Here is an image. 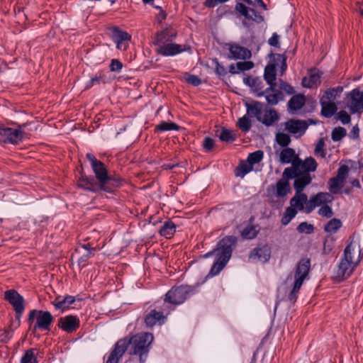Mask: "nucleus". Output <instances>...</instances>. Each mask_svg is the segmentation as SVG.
Wrapping results in <instances>:
<instances>
[{
  "instance_id": "62",
  "label": "nucleus",
  "mask_w": 363,
  "mask_h": 363,
  "mask_svg": "<svg viewBox=\"0 0 363 363\" xmlns=\"http://www.w3.org/2000/svg\"><path fill=\"white\" fill-rule=\"evenodd\" d=\"M166 38V34L164 32L162 31L160 33H158L157 34V36L155 38V44H159V43H161L163 42V40L165 39Z\"/></svg>"
},
{
  "instance_id": "32",
  "label": "nucleus",
  "mask_w": 363,
  "mask_h": 363,
  "mask_svg": "<svg viewBox=\"0 0 363 363\" xmlns=\"http://www.w3.org/2000/svg\"><path fill=\"white\" fill-rule=\"evenodd\" d=\"M305 104V99L302 95H295L288 102L289 108L293 111L300 110Z\"/></svg>"
},
{
  "instance_id": "26",
  "label": "nucleus",
  "mask_w": 363,
  "mask_h": 363,
  "mask_svg": "<svg viewBox=\"0 0 363 363\" xmlns=\"http://www.w3.org/2000/svg\"><path fill=\"white\" fill-rule=\"evenodd\" d=\"M279 116L278 113L274 109H269L267 111L264 116L262 115L259 121L262 122L267 126L272 125L275 122L278 121Z\"/></svg>"
},
{
  "instance_id": "44",
  "label": "nucleus",
  "mask_w": 363,
  "mask_h": 363,
  "mask_svg": "<svg viewBox=\"0 0 363 363\" xmlns=\"http://www.w3.org/2000/svg\"><path fill=\"white\" fill-rule=\"evenodd\" d=\"M264 157V152L262 150H257L254 152L250 153L247 157V162H249L252 166L257 163H259Z\"/></svg>"
},
{
  "instance_id": "48",
  "label": "nucleus",
  "mask_w": 363,
  "mask_h": 363,
  "mask_svg": "<svg viewBox=\"0 0 363 363\" xmlns=\"http://www.w3.org/2000/svg\"><path fill=\"white\" fill-rule=\"evenodd\" d=\"M349 171H350V168L348 167V166H347L345 164H342L337 169V174L336 177L341 179L344 182H345V180L349 174Z\"/></svg>"
},
{
  "instance_id": "52",
  "label": "nucleus",
  "mask_w": 363,
  "mask_h": 363,
  "mask_svg": "<svg viewBox=\"0 0 363 363\" xmlns=\"http://www.w3.org/2000/svg\"><path fill=\"white\" fill-rule=\"evenodd\" d=\"M325 143L323 139H320L316 144L315 148V154L320 155L323 158L325 157V152L324 150Z\"/></svg>"
},
{
  "instance_id": "21",
  "label": "nucleus",
  "mask_w": 363,
  "mask_h": 363,
  "mask_svg": "<svg viewBox=\"0 0 363 363\" xmlns=\"http://www.w3.org/2000/svg\"><path fill=\"white\" fill-rule=\"evenodd\" d=\"M308 128V125L305 121L298 120H289L285 123V128L292 134H303Z\"/></svg>"
},
{
  "instance_id": "59",
  "label": "nucleus",
  "mask_w": 363,
  "mask_h": 363,
  "mask_svg": "<svg viewBox=\"0 0 363 363\" xmlns=\"http://www.w3.org/2000/svg\"><path fill=\"white\" fill-rule=\"evenodd\" d=\"M279 36L277 35V33H273L272 36L268 40L269 44L274 47H279Z\"/></svg>"
},
{
  "instance_id": "47",
  "label": "nucleus",
  "mask_w": 363,
  "mask_h": 363,
  "mask_svg": "<svg viewBox=\"0 0 363 363\" xmlns=\"http://www.w3.org/2000/svg\"><path fill=\"white\" fill-rule=\"evenodd\" d=\"M297 230L301 233L311 234L313 232L314 227L312 224L302 222L298 225Z\"/></svg>"
},
{
  "instance_id": "45",
  "label": "nucleus",
  "mask_w": 363,
  "mask_h": 363,
  "mask_svg": "<svg viewBox=\"0 0 363 363\" xmlns=\"http://www.w3.org/2000/svg\"><path fill=\"white\" fill-rule=\"evenodd\" d=\"M235 133L233 131L227 129L222 130V132L220 135V140L225 142H233L235 140Z\"/></svg>"
},
{
  "instance_id": "5",
  "label": "nucleus",
  "mask_w": 363,
  "mask_h": 363,
  "mask_svg": "<svg viewBox=\"0 0 363 363\" xmlns=\"http://www.w3.org/2000/svg\"><path fill=\"white\" fill-rule=\"evenodd\" d=\"M153 335L149 333H140L128 339L129 354L138 355L140 363H144L150 351V346L153 341Z\"/></svg>"
},
{
  "instance_id": "12",
  "label": "nucleus",
  "mask_w": 363,
  "mask_h": 363,
  "mask_svg": "<svg viewBox=\"0 0 363 363\" xmlns=\"http://www.w3.org/2000/svg\"><path fill=\"white\" fill-rule=\"evenodd\" d=\"M303 175L291 173L289 169H284L282 173V177L277 182L276 186V196L277 197H284L291 191L290 184L289 180L294 179L296 180L298 178L303 177Z\"/></svg>"
},
{
  "instance_id": "1",
  "label": "nucleus",
  "mask_w": 363,
  "mask_h": 363,
  "mask_svg": "<svg viewBox=\"0 0 363 363\" xmlns=\"http://www.w3.org/2000/svg\"><path fill=\"white\" fill-rule=\"evenodd\" d=\"M279 161L281 164H291V167L286 169H289L291 173L301 175H311L310 173L315 172L318 167V163L313 157H308L303 160L294 149L288 147L281 150Z\"/></svg>"
},
{
  "instance_id": "16",
  "label": "nucleus",
  "mask_w": 363,
  "mask_h": 363,
  "mask_svg": "<svg viewBox=\"0 0 363 363\" xmlns=\"http://www.w3.org/2000/svg\"><path fill=\"white\" fill-rule=\"evenodd\" d=\"M333 200V196L328 192L318 193L317 194L311 196L306 203V206L305 207V211L306 213H310L316 206L331 203Z\"/></svg>"
},
{
  "instance_id": "57",
  "label": "nucleus",
  "mask_w": 363,
  "mask_h": 363,
  "mask_svg": "<svg viewBox=\"0 0 363 363\" xmlns=\"http://www.w3.org/2000/svg\"><path fill=\"white\" fill-rule=\"evenodd\" d=\"M53 305L56 308L58 309H65L67 308V304L65 301V297L62 298L60 296L57 297L55 301L52 302Z\"/></svg>"
},
{
  "instance_id": "38",
  "label": "nucleus",
  "mask_w": 363,
  "mask_h": 363,
  "mask_svg": "<svg viewBox=\"0 0 363 363\" xmlns=\"http://www.w3.org/2000/svg\"><path fill=\"white\" fill-rule=\"evenodd\" d=\"M342 226V222L337 218H333L329 220L324 227V230L327 233H336Z\"/></svg>"
},
{
  "instance_id": "29",
  "label": "nucleus",
  "mask_w": 363,
  "mask_h": 363,
  "mask_svg": "<svg viewBox=\"0 0 363 363\" xmlns=\"http://www.w3.org/2000/svg\"><path fill=\"white\" fill-rule=\"evenodd\" d=\"M164 316L162 312L152 310L145 317V322L148 327L154 326L157 323L163 320Z\"/></svg>"
},
{
  "instance_id": "49",
  "label": "nucleus",
  "mask_w": 363,
  "mask_h": 363,
  "mask_svg": "<svg viewBox=\"0 0 363 363\" xmlns=\"http://www.w3.org/2000/svg\"><path fill=\"white\" fill-rule=\"evenodd\" d=\"M184 77L186 82L193 86H199L201 84V80L196 75L186 73Z\"/></svg>"
},
{
  "instance_id": "51",
  "label": "nucleus",
  "mask_w": 363,
  "mask_h": 363,
  "mask_svg": "<svg viewBox=\"0 0 363 363\" xmlns=\"http://www.w3.org/2000/svg\"><path fill=\"white\" fill-rule=\"evenodd\" d=\"M318 213L320 216L328 218H331L333 216L332 208L328 205L323 206L319 208Z\"/></svg>"
},
{
  "instance_id": "54",
  "label": "nucleus",
  "mask_w": 363,
  "mask_h": 363,
  "mask_svg": "<svg viewBox=\"0 0 363 363\" xmlns=\"http://www.w3.org/2000/svg\"><path fill=\"white\" fill-rule=\"evenodd\" d=\"M337 118L341 121L342 124H347L350 122V116L345 111H340L337 113Z\"/></svg>"
},
{
  "instance_id": "13",
  "label": "nucleus",
  "mask_w": 363,
  "mask_h": 363,
  "mask_svg": "<svg viewBox=\"0 0 363 363\" xmlns=\"http://www.w3.org/2000/svg\"><path fill=\"white\" fill-rule=\"evenodd\" d=\"M347 108L352 113H360L363 111V91L353 89L346 96Z\"/></svg>"
},
{
  "instance_id": "41",
  "label": "nucleus",
  "mask_w": 363,
  "mask_h": 363,
  "mask_svg": "<svg viewBox=\"0 0 363 363\" xmlns=\"http://www.w3.org/2000/svg\"><path fill=\"white\" fill-rule=\"evenodd\" d=\"M276 142L282 147H287L291 143V138L289 135L284 133H278L275 136Z\"/></svg>"
},
{
  "instance_id": "17",
  "label": "nucleus",
  "mask_w": 363,
  "mask_h": 363,
  "mask_svg": "<svg viewBox=\"0 0 363 363\" xmlns=\"http://www.w3.org/2000/svg\"><path fill=\"white\" fill-rule=\"evenodd\" d=\"M128 347L130 345L128 338L119 340L116 342L114 350L110 354L106 363H118L119 359L122 357Z\"/></svg>"
},
{
  "instance_id": "6",
  "label": "nucleus",
  "mask_w": 363,
  "mask_h": 363,
  "mask_svg": "<svg viewBox=\"0 0 363 363\" xmlns=\"http://www.w3.org/2000/svg\"><path fill=\"white\" fill-rule=\"evenodd\" d=\"M313 178L311 175L304 174L303 177L294 180V187L296 191L295 195L290 200L291 206L295 209L302 211L304 209V205L308 203V196L302 193L304 188L311 184Z\"/></svg>"
},
{
  "instance_id": "28",
  "label": "nucleus",
  "mask_w": 363,
  "mask_h": 363,
  "mask_svg": "<svg viewBox=\"0 0 363 363\" xmlns=\"http://www.w3.org/2000/svg\"><path fill=\"white\" fill-rule=\"evenodd\" d=\"M78 185L84 189H87L92 191H96L99 189L101 190V187H99V185L95 181V179L92 177L82 178L81 179H79Z\"/></svg>"
},
{
  "instance_id": "63",
  "label": "nucleus",
  "mask_w": 363,
  "mask_h": 363,
  "mask_svg": "<svg viewBox=\"0 0 363 363\" xmlns=\"http://www.w3.org/2000/svg\"><path fill=\"white\" fill-rule=\"evenodd\" d=\"M65 301L67 308L75 301V298L72 296H67L65 297Z\"/></svg>"
},
{
  "instance_id": "8",
  "label": "nucleus",
  "mask_w": 363,
  "mask_h": 363,
  "mask_svg": "<svg viewBox=\"0 0 363 363\" xmlns=\"http://www.w3.org/2000/svg\"><path fill=\"white\" fill-rule=\"evenodd\" d=\"M53 318L49 311L40 310H32L30 311L28 323L30 325V330L35 333L38 329L41 330H49Z\"/></svg>"
},
{
  "instance_id": "42",
  "label": "nucleus",
  "mask_w": 363,
  "mask_h": 363,
  "mask_svg": "<svg viewBox=\"0 0 363 363\" xmlns=\"http://www.w3.org/2000/svg\"><path fill=\"white\" fill-rule=\"evenodd\" d=\"M21 363H37V358L34 349L27 350L22 357Z\"/></svg>"
},
{
  "instance_id": "56",
  "label": "nucleus",
  "mask_w": 363,
  "mask_h": 363,
  "mask_svg": "<svg viewBox=\"0 0 363 363\" xmlns=\"http://www.w3.org/2000/svg\"><path fill=\"white\" fill-rule=\"evenodd\" d=\"M109 67L111 72H119L123 67V64L118 60L113 59Z\"/></svg>"
},
{
  "instance_id": "20",
  "label": "nucleus",
  "mask_w": 363,
  "mask_h": 363,
  "mask_svg": "<svg viewBox=\"0 0 363 363\" xmlns=\"http://www.w3.org/2000/svg\"><path fill=\"white\" fill-rule=\"evenodd\" d=\"M271 251L269 247L264 245L253 249L249 255V259L252 261L266 262L269 259Z\"/></svg>"
},
{
  "instance_id": "11",
  "label": "nucleus",
  "mask_w": 363,
  "mask_h": 363,
  "mask_svg": "<svg viewBox=\"0 0 363 363\" xmlns=\"http://www.w3.org/2000/svg\"><path fill=\"white\" fill-rule=\"evenodd\" d=\"M191 291V289L189 286L173 287L166 294L164 301L173 305L181 304L187 298Z\"/></svg>"
},
{
  "instance_id": "35",
  "label": "nucleus",
  "mask_w": 363,
  "mask_h": 363,
  "mask_svg": "<svg viewBox=\"0 0 363 363\" xmlns=\"http://www.w3.org/2000/svg\"><path fill=\"white\" fill-rule=\"evenodd\" d=\"M253 169V166L249 162H242L235 169V176L244 177Z\"/></svg>"
},
{
  "instance_id": "22",
  "label": "nucleus",
  "mask_w": 363,
  "mask_h": 363,
  "mask_svg": "<svg viewBox=\"0 0 363 363\" xmlns=\"http://www.w3.org/2000/svg\"><path fill=\"white\" fill-rule=\"evenodd\" d=\"M264 94L267 104L271 106H275L279 103V101L284 100V95L282 92L277 90V87H275L274 91L267 92L266 89L264 91L258 93L257 96L261 97Z\"/></svg>"
},
{
  "instance_id": "37",
  "label": "nucleus",
  "mask_w": 363,
  "mask_h": 363,
  "mask_svg": "<svg viewBox=\"0 0 363 363\" xmlns=\"http://www.w3.org/2000/svg\"><path fill=\"white\" fill-rule=\"evenodd\" d=\"M176 225L174 223L169 221L164 223V225L160 228V235L166 238H170L175 233Z\"/></svg>"
},
{
  "instance_id": "10",
  "label": "nucleus",
  "mask_w": 363,
  "mask_h": 363,
  "mask_svg": "<svg viewBox=\"0 0 363 363\" xmlns=\"http://www.w3.org/2000/svg\"><path fill=\"white\" fill-rule=\"evenodd\" d=\"M26 126V123L18 125L17 128L0 126V142L14 145L20 143L26 135L23 130Z\"/></svg>"
},
{
  "instance_id": "4",
  "label": "nucleus",
  "mask_w": 363,
  "mask_h": 363,
  "mask_svg": "<svg viewBox=\"0 0 363 363\" xmlns=\"http://www.w3.org/2000/svg\"><path fill=\"white\" fill-rule=\"evenodd\" d=\"M362 257L360 245L351 242L344 250V257L338 266L337 277L342 279L348 277L359 264Z\"/></svg>"
},
{
  "instance_id": "64",
  "label": "nucleus",
  "mask_w": 363,
  "mask_h": 363,
  "mask_svg": "<svg viewBox=\"0 0 363 363\" xmlns=\"http://www.w3.org/2000/svg\"><path fill=\"white\" fill-rule=\"evenodd\" d=\"M255 77H245L243 79V82L245 84L248 85L249 86L252 87V84L255 80Z\"/></svg>"
},
{
  "instance_id": "25",
  "label": "nucleus",
  "mask_w": 363,
  "mask_h": 363,
  "mask_svg": "<svg viewBox=\"0 0 363 363\" xmlns=\"http://www.w3.org/2000/svg\"><path fill=\"white\" fill-rule=\"evenodd\" d=\"M246 106L248 115L256 117L257 121L260 120L263 109V104L262 103L253 101L250 104H247Z\"/></svg>"
},
{
  "instance_id": "18",
  "label": "nucleus",
  "mask_w": 363,
  "mask_h": 363,
  "mask_svg": "<svg viewBox=\"0 0 363 363\" xmlns=\"http://www.w3.org/2000/svg\"><path fill=\"white\" fill-rule=\"evenodd\" d=\"M59 327L67 333H73L79 327V320L74 315L61 317L58 321Z\"/></svg>"
},
{
  "instance_id": "58",
  "label": "nucleus",
  "mask_w": 363,
  "mask_h": 363,
  "mask_svg": "<svg viewBox=\"0 0 363 363\" xmlns=\"http://www.w3.org/2000/svg\"><path fill=\"white\" fill-rule=\"evenodd\" d=\"M203 147L208 152L212 150L214 147V140L209 137L205 138L203 143Z\"/></svg>"
},
{
  "instance_id": "50",
  "label": "nucleus",
  "mask_w": 363,
  "mask_h": 363,
  "mask_svg": "<svg viewBox=\"0 0 363 363\" xmlns=\"http://www.w3.org/2000/svg\"><path fill=\"white\" fill-rule=\"evenodd\" d=\"M254 67V63L251 61L238 62L236 64L237 69L239 71L250 70Z\"/></svg>"
},
{
  "instance_id": "53",
  "label": "nucleus",
  "mask_w": 363,
  "mask_h": 363,
  "mask_svg": "<svg viewBox=\"0 0 363 363\" xmlns=\"http://www.w3.org/2000/svg\"><path fill=\"white\" fill-rule=\"evenodd\" d=\"M253 91L257 93V95L258 94V93L259 92H262V89H263V82L262 81V79H260L259 78H257V77H255L252 84V87H251Z\"/></svg>"
},
{
  "instance_id": "39",
  "label": "nucleus",
  "mask_w": 363,
  "mask_h": 363,
  "mask_svg": "<svg viewBox=\"0 0 363 363\" xmlns=\"http://www.w3.org/2000/svg\"><path fill=\"white\" fill-rule=\"evenodd\" d=\"M297 214V210L292 207H287L282 218L281 222L282 225H286Z\"/></svg>"
},
{
  "instance_id": "3",
  "label": "nucleus",
  "mask_w": 363,
  "mask_h": 363,
  "mask_svg": "<svg viewBox=\"0 0 363 363\" xmlns=\"http://www.w3.org/2000/svg\"><path fill=\"white\" fill-rule=\"evenodd\" d=\"M86 158L91 163L92 169L96 175V179L98 180L97 184L101 187V190L111 192L114 189L122 185V179L119 177H113L108 176L104 164L98 160L94 155L88 153Z\"/></svg>"
},
{
  "instance_id": "46",
  "label": "nucleus",
  "mask_w": 363,
  "mask_h": 363,
  "mask_svg": "<svg viewBox=\"0 0 363 363\" xmlns=\"http://www.w3.org/2000/svg\"><path fill=\"white\" fill-rule=\"evenodd\" d=\"M238 125L242 131L247 132L251 128L250 120L245 116L238 120Z\"/></svg>"
},
{
  "instance_id": "40",
  "label": "nucleus",
  "mask_w": 363,
  "mask_h": 363,
  "mask_svg": "<svg viewBox=\"0 0 363 363\" xmlns=\"http://www.w3.org/2000/svg\"><path fill=\"white\" fill-rule=\"evenodd\" d=\"M179 126L175 123L171 121H162L156 127V129L160 131H169V130H177Z\"/></svg>"
},
{
  "instance_id": "23",
  "label": "nucleus",
  "mask_w": 363,
  "mask_h": 363,
  "mask_svg": "<svg viewBox=\"0 0 363 363\" xmlns=\"http://www.w3.org/2000/svg\"><path fill=\"white\" fill-rule=\"evenodd\" d=\"M183 49L180 45L168 43L158 47L157 52L164 56H172L182 52Z\"/></svg>"
},
{
  "instance_id": "30",
  "label": "nucleus",
  "mask_w": 363,
  "mask_h": 363,
  "mask_svg": "<svg viewBox=\"0 0 363 363\" xmlns=\"http://www.w3.org/2000/svg\"><path fill=\"white\" fill-rule=\"evenodd\" d=\"M343 88L342 86H337L326 90L323 96L320 98V100L325 101L333 102L342 93Z\"/></svg>"
},
{
  "instance_id": "19",
  "label": "nucleus",
  "mask_w": 363,
  "mask_h": 363,
  "mask_svg": "<svg viewBox=\"0 0 363 363\" xmlns=\"http://www.w3.org/2000/svg\"><path fill=\"white\" fill-rule=\"evenodd\" d=\"M229 51L230 59L246 60L251 57V52L245 47H242L238 44H229Z\"/></svg>"
},
{
  "instance_id": "24",
  "label": "nucleus",
  "mask_w": 363,
  "mask_h": 363,
  "mask_svg": "<svg viewBox=\"0 0 363 363\" xmlns=\"http://www.w3.org/2000/svg\"><path fill=\"white\" fill-rule=\"evenodd\" d=\"M235 9L237 11L240 13L245 18L252 19L257 21H262L263 17L260 15H257L256 12L254 9H249L245 4L242 3H238L235 6Z\"/></svg>"
},
{
  "instance_id": "9",
  "label": "nucleus",
  "mask_w": 363,
  "mask_h": 363,
  "mask_svg": "<svg viewBox=\"0 0 363 363\" xmlns=\"http://www.w3.org/2000/svg\"><path fill=\"white\" fill-rule=\"evenodd\" d=\"M311 268V260L308 258L301 259L297 264L296 272H295V280L292 290L289 295V299L294 302L297 298V294L301 287L304 279L308 274Z\"/></svg>"
},
{
  "instance_id": "36",
  "label": "nucleus",
  "mask_w": 363,
  "mask_h": 363,
  "mask_svg": "<svg viewBox=\"0 0 363 363\" xmlns=\"http://www.w3.org/2000/svg\"><path fill=\"white\" fill-rule=\"evenodd\" d=\"M259 230L258 226L249 225L243 229L241 235L245 239H253L257 236Z\"/></svg>"
},
{
  "instance_id": "43",
  "label": "nucleus",
  "mask_w": 363,
  "mask_h": 363,
  "mask_svg": "<svg viewBox=\"0 0 363 363\" xmlns=\"http://www.w3.org/2000/svg\"><path fill=\"white\" fill-rule=\"evenodd\" d=\"M347 134V131L345 128L342 127H336L335 128L331 134V138L333 141L337 142L340 141L342 138H344Z\"/></svg>"
},
{
  "instance_id": "7",
  "label": "nucleus",
  "mask_w": 363,
  "mask_h": 363,
  "mask_svg": "<svg viewBox=\"0 0 363 363\" xmlns=\"http://www.w3.org/2000/svg\"><path fill=\"white\" fill-rule=\"evenodd\" d=\"M274 62L266 66L264 69V77L269 85L267 88V91H274L277 87L276 80V67H281V72L283 74L286 69V59L284 55L275 54L273 55Z\"/></svg>"
},
{
  "instance_id": "27",
  "label": "nucleus",
  "mask_w": 363,
  "mask_h": 363,
  "mask_svg": "<svg viewBox=\"0 0 363 363\" xmlns=\"http://www.w3.org/2000/svg\"><path fill=\"white\" fill-rule=\"evenodd\" d=\"M320 73L318 71L312 72L309 77H304L302 85L306 88H313L320 83Z\"/></svg>"
},
{
  "instance_id": "60",
  "label": "nucleus",
  "mask_w": 363,
  "mask_h": 363,
  "mask_svg": "<svg viewBox=\"0 0 363 363\" xmlns=\"http://www.w3.org/2000/svg\"><path fill=\"white\" fill-rule=\"evenodd\" d=\"M216 63V72L220 76H223L226 74L225 69L223 66L220 65L218 61L216 59L213 60Z\"/></svg>"
},
{
  "instance_id": "33",
  "label": "nucleus",
  "mask_w": 363,
  "mask_h": 363,
  "mask_svg": "<svg viewBox=\"0 0 363 363\" xmlns=\"http://www.w3.org/2000/svg\"><path fill=\"white\" fill-rule=\"evenodd\" d=\"M108 81L106 75L103 72H99L95 77H92L86 84L85 89H88L96 84L101 83L106 84Z\"/></svg>"
},
{
  "instance_id": "15",
  "label": "nucleus",
  "mask_w": 363,
  "mask_h": 363,
  "mask_svg": "<svg viewBox=\"0 0 363 363\" xmlns=\"http://www.w3.org/2000/svg\"><path fill=\"white\" fill-rule=\"evenodd\" d=\"M111 37L116 43V48L121 50H125L128 47L131 35L126 31L120 30L118 27H112L110 28Z\"/></svg>"
},
{
  "instance_id": "31",
  "label": "nucleus",
  "mask_w": 363,
  "mask_h": 363,
  "mask_svg": "<svg viewBox=\"0 0 363 363\" xmlns=\"http://www.w3.org/2000/svg\"><path fill=\"white\" fill-rule=\"evenodd\" d=\"M322 106L321 113L326 118H330L337 111V106L334 102L320 100Z\"/></svg>"
},
{
  "instance_id": "14",
  "label": "nucleus",
  "mask_w": 363,
  "mask_h": 363,
  "mask_svg": "<svg viewBox=\"0 0 363 363\" xmlns=\"http://www.w3.org/2000/svg\"><path fill=\"white\" fill-rule=\"evenodd\" d=\"M4 298L9 301V303L13 306L16 313V318L20 320L22 313L24 311V299L17 291L14 289H10L4 293Z\"/></svg>"
},
{
  "instance_id": "55",
  "label": "nucleus",
  "mask_w": 363,
  "mask_h": 363,
  "mask_svg": "<svg viewBox=\"0 0 363 363\" xmlns=\"http://www.w3.org/2000/svg\"><path fill=\"white\" fill-rule=\"evenodd\" d=\"M280 89L285 91L287 94H293L294 93V88L288 83L280 80V85H279Z\"/></svg>"
},
{
  "instance_id": "61",
  "label": "nucleus",
  "mask_w": 363,
  "mask_h": 363,
  "mask_svg": "<svg viewBox=\"0 0 363 363\" xmlns=\"http://www.w3.org/2000/svg\"><path fill=\"white\" fill-rule=\"evenodd\" d=\"M154 8L156 9L160 10V13L157 15V18L158 21L161 22L162 20H164L166 18V13L162 9V8L159 6H153Z\"/></svg>"
},
{
  "instance_id": "34",
  "label": "nucleus",
  "mask_w": 363,
  "mask_h": 363,
  "mask_svg": "<svg viewBox=\"0 0 363 363\" xmlns=\"http://www.w3.org/2000/svg\"><path fill=\"white\" fill-rule=\"evenodd\" d=\"M345 182L336 177H332L328 181L330 192L336 194L344 186Z\"/></svg>"
},
{
  "instance_id": "2",
  "label": "nucleus",
  "mask_w": 363,
  "mask_h": 363,
  "mask_svg": "<svg viewBox=\"0 0 363 363\" xmlns=\"http://www.w3.org/2000/svg\"><path fill=\"white\" fill-rule=\"evenodd\" d=\"M237 238L233 235H228L220 240L217 247L213 250L206 253L203 257H208L215 255L216 261L213 264L210 274L215 276L225 267L231 257L233 248L236 244Z\"/></svg>"
}]
</instances>
